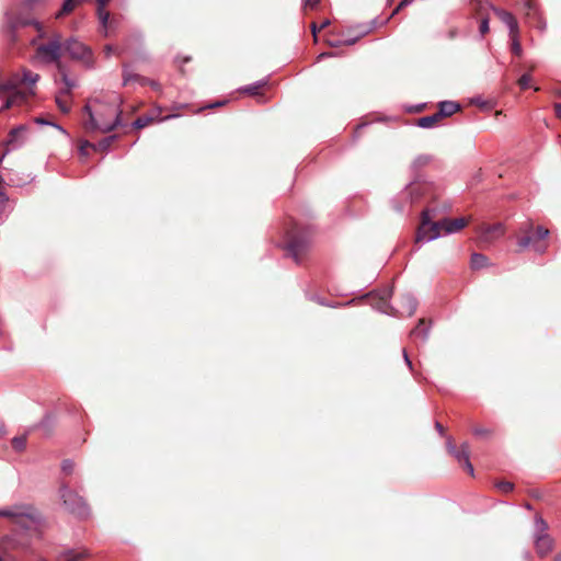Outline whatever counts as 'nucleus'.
Listing matches in <instances>:
<instances>
[{"instance_id":"1","label":"nucleus","mask_w":561,"mask_h":561,"mask_svg":"<svg viewBox=\"0 0 561 561\" xmlns=\"http://www.w3.org/2000/svg\"><path fill=\"white\" fill-rule=\"evenodd\" d=\"M38 79L37 73L26 69L10 77L0 76V99L4 100L0 111L23 104L33 94L32 88Z\"/></svg>"},{"instance_id":"2","label":"nucleus","mask_w":561,"mask_h":561,"mask_svg":"<svg viewBox=\"0 0 561 561\" xmlns=\"http://www.w3.org/2000/svg\"><path fill=\"white\" fill-rule=\"evenodd\" d=\"M84 112L89 116V119L84 122V128L88 131L108 133L121 125L122 112L114 103L95 101V107L88 104L84 106Z\"/></svg>"},{"instance_id":"3","label":"nucleus","mask_w":561,"mask_h":561,"mask_svg":"<svg viewBox=\"0 0 561 561\" xmlns=\"http://www.w3.org/2000/svg\"><path fill=\"white\" fill-rule=\"evenodd\" d=\"M392 296V288L391 287H385L381 290H378L376 293H370L368 297L371 300V306L379 312L391 314V316H412L417 307L416 299L410 295L405 294L401 298V305L398 309L393 308L389 304V299Z\"/></svg>"},{"instance_id":"4","label":"nucleus","mask_w":561,"mask_h":561,"mask_svg":"<svg viewBox=\"0 0 561 561\" xmlns=\"http://www.w3.org/2000/svg\"><path fill=\"white\" fill-rule=\"evenodd\" d=\"M0 516L11 519L23 530L36 529L39 520L36 510L26 504H15L11 507L0 508Z\"/></svg>"},{"instance_id":"5","label":"nucleus","mask_w":561,"mask_h":561,"mask_svg":"<svg viewBox=\"0 0 561 561\" xmlns=\"http://www.w3.org/2000/svg\"><path fill=\"white\" fill-rule=\"evenodd\" d=\"M62 50L61 36L55 34L47 44H42L37 47L38 57L45 62H55L58 67L59 77H61V70H65L60 62Z\"/></svg>"},{"instance_id":"6","label":"nucleus","mask_w":561,"mask_h":561,"mask_svg":"<svg viewBox=\"0 0 561 561\" xmlns=\"http://www.w3.org/2000/svg\"><path fill=\"white\" fill-rule=\"evenodd\" d=\"M444 230L443 220L432 221L430 210L425 209L422 213L421 225L416 233V242H430L442 236Z\"/></svg>"},{"instance_id":"7","label":"nucleus","mask_w":561,"mask_h":561,"mask_svg":"<svg viewBox=\"0 0 561 561\" xmlns=\"http://www.w3.org/2000/svg\"><path fill=\"white\" fill-rule=\"evenodd\" d=\"M548 524L539 515L535 517V548L540 557L547 556L553 548V539L548 535Z\"/></svg>"},{"instance_id":"8","label":"nucleus","mask_w":561,"mask_h":561,"mask_svg":"<svg viewBox=\"0 0 561 561\" xmlns=\"http://www.w3.org/2000/svg\"><path fill=\"white\" fill-rule=\"evenodd\" d=\"M62 503L68 512L83 518L89 515V508L84 500L76 492L64 485L59 490Z\"/></svg>"},{"instance_id":"9","label":"nucleus","mask_w":561,"mask_h":561,"mask_svg":"<svg viewBox=\"0 0 561 561\" xmlns=\"http://www.w3.org/2000/svg\"><path fill=\"white\" fill-rule=\"evenodd\" d=\"M60 80L65 87L60 89L59 93L56 95V103L62 113H68L70 111L68 96L71 90L76 87V82L68 77L66 70H61Z\"/></svg>"},{"instance_id":"10","label":"nucleus","mask_w":561,"mask_h":561,"mask_svg":"<svg viewBox=\"0 0 561 561\" xmlns=\"http://www.w3.org/2000/svg\"><path fill=\"white\" fill-rule=\"evenodd\" d=\"M62 47L75 59L87 60L91 56V50L75 38L68 39Z\"/></svg>"},{"instance_id":"11","label":"nucleus","mask_w":561,"mask_h":561,"mask_svg":"<svg viewBox=\"0 0 561 561\" xmlns=\"http://www.w3.org/2000/svg\"><path fill=\"white\" fill-rule=\"evenodd\" d=\"M447 448L449 453L455 456L458 462L463 465L468 472L473 476L474 469L469 459V445L465 443L461 445L460 449H457L456 446L448 440Z\"/></svg>"},{"instance_id":"12","label":"nucleus","mask_w":561,"mask_h":561,"mask_svg":"<svg viewBox=\"0 0 561 561\" xmlns=\"http://www.w3.org/2000/svg\"><path fill=\"white\" fill-rule=\"evenodd\" d=\"M427 186L425 184L419 182L410 183L404 191L401 193L400 197L405 203H414L421 198L425 194Z\"/></svg>"},{"instance_id":"13","label":"nucleus","mask_w":561,"mask_h":561,"mask_svg":"<svg viewBox=\"0 0 561 561\" xmlns=\"http://www.w3.org/2000/svg\"><path fill=\"white\" fill-rule=\"evenodd\" d=\"M26 134L27 127L25 125H20L13 128L7 140L8 151L20 148L25 142Z\"/></svg>"},{"instance_id":"14","label":"nucleus","mask_w":561,"mask_h":561,"mask_svg":"<svg viewBox=\"0 0 561 561\" xmlns=\"http://www.w3.org/2000/svg\"><path fill=\"white\" fill-rule=\"evenodd\" d=\"M307 249L308 242L298 238H293L286 245L287 254L293 257L296 263L300 262V259Z\"/></svg>"},{"instance_id":"15","label":"nucleus","mask_w":561,"mask_h":561,"mask_svg":"<svg viewBox=\"0 0 561 561\" xmlns=\"http://www.w3.org/2000/svg\"><path fill=\"white\" fill-rule=\"evenodd\" d=\"M491 9L497 15V18L508 27L510 35L518 33V23L512 13L495 7H491Z\"/></svg>"},{"instance_id":"16","label":"nucleus","mask_w":561,"mask_h":561,"mask_svg":"<svg viewBox=\"0 0 561 561\" xmlns=\"http://www.w3.org/2000/svg\"><path fill=\"white\" fill-rule=\"evenodd\" d=\"M468 224V220L466 218H456V219H449L444 218L443 225H444V232L446 234L455 233L465 228Z\"/></svg>"},{"instance_id":"17","label":"nucleus","mask_w":561,"mask_h":561,"mask_svg":"<svg viewBox=\"0 0 561 561\" xmlns=\"http://www.w3.org/2000/svg\"><path fill=\"white\" fill-rule=\"evenodd\" d=\"M111 0H96L98 2V18L100 20L101 26L104 31V34L107 35V25L110 20V13L105 10V7Z\"/></svg>"},{"instance_id":"18","label":"nucleus","mask_w":561,"mask_h":561,"mask_svg":"<svg viewBox=\"0 0 561 561\" xmlns=\"http://www.w3.org/2000/svg\"><path fill=\"white\" fill-rule=\"evenodd\" d=\"M460 110V105L454 101H442L438 104V112L437 114L439 117H446L455 114Z\"/></svg>"},{"instance_id":"19","label":"nucleus","mask_w":561,"mask_h":561,"mask_svg":"<svg viewBox=\"0 0 561 561\" xmlns=\"http://www.w3.org/2000/svg\"><path fill=\"white\" fill-rule=\"evenodd\" d=\"M519 230L525 236L518 239L517 244L520 249H526L534 241L533 237L530 236V232L533 231V224L527 221L524 226L520 227Z\"/></svg>"},{"instance_id":"20","label":"nucleus","mask_w":561,"mask_h":561,"mask_svg":"<svg viewBox=\"0 0 561 561\" xmlns=\"http://www.w3.org/2000/svg\"><path fill=\"white\" fill-rule=\"evenodd\" d=\"M87 556V551L67 550L59 553L55 561H81Z\"/></svg>"},{"instance_id":"21","label":"nucleus","mask_w":561,"mask_h":561,"mask_svg":"<svg viewBox=\"0 0 561 561\" xmlns=\"http://www.w3.org/2000/svg\"><path fill=\"white\" fill-rule=\"evenodd\" d=\"M133 81L139 82L141 85H145L147 82V78H142L138 76L137 73H134L130 71L129 67L127 65L123 66V84L127 85Z\"/></svg>"},{"instance_id":"22","label":"nucleus","mask_w":561,"mask_h":561,"mask_svg":"<svg viewBox=\"0 0 561 561\" xmlns=\"http://www.w3.org/2000/svg\"><path fill=\"white\" fill-rule=\"evenodd\" d=\"M428 327H425V321L421 319L419 324L411 331V336L413 339H420L422 342H425L428 337Z\"/></svg>"},{"instance_id":"23","label":"nucleus","mask_w":561,"mask_h":561,"mask_svg":"<svg viewBox=\"0 0 561 561\" xmlns=\"http://www.w3.org/2000/svg\"><path fill=\"white\" fill-rule=\"evenodd\" d=\"M267 84V80H259L252 84L243 87L241 89L242 92L248 93L250 95H259L260 90Z\"/></svg>"},{"instance_id":"24","label":"nucleus","mask_w":561,"mask_h":561,"mask_svg":"<svg viewBox=\"0 0 561 561\" xmlns=\"http://www.w3.org/2000/svg\"><path fill=\"white\" fill-rule=\"evenodd\" d=\"M82 0H65L61 9L56 13V19H59L64 14H68L71 11L75 10V8L81 2Z\"/></svg>"},{"instance_id":"25","label":"nucleus","mask_w":561,"mask_h":561,"mask_svg":"<svg viewBox=\"0 0 561 561\" xmlns=\"http://www.w3.org/2000/svg\"><path fill=\"white\" fill-rule=\"evenodd\" d=\"M439 115L437 113L428 116H423L419 118L417 126L421 128H432L439 119Z\"/></svg>"},{"instance_id":"26","label":"nucleus","mask_w":561,"mask_h":561,"mask_svg":"<svg viewBox=\"0 0 561 561\" xmlns=\"http://www.w3.org/2000/svg\"><path fill=\"white\" fill-rule=\"evenodd\" d=\"M432 162V156L430 154H420L417 156L413 162H412V169L417 171L424 167H426L427 164H430Z\"/></svg>"},{"instance_id":"27","label":"nucleus","mask_w":561,"mask_h":561,"mask_svg":"<svg viewBox=\"0 0 561 561\" xmlns=\"http://www.w3.org/2000/svg\"><path fill=\"white\" fill-rule=\"evenodd\" d=\"M492 233H496L497 236L502 234L503 233V226L497 224V225H494V226H489L486 227L483 231H482V239L485 240V241H489L490 240V234Z\"/></svg>"},{"instance_id":"28","label":"nucleus","mask_w":561,"mask_h":561,"mask_svg":"<svg viewBox=\"0 0 561 561\" xmlns=\"http://www.w3.org/2000/svg\"><path fill=\"white\" fill-rule=\"evenodd\" d=\"M488 259L483 254L473 253L471 255V266L473 268H481L486 265Z\"/></svg>"},{"instance_id":"29","label":"nucleus","mask_w":561,"mask_h":561,"mask_svg":"<svg viewBox=\"0 0 561 561\" xmlns=\"http://www.w3.org/2000/svg\"><path fill=\"white\" fill-rule=\"evenodd\" d=\"M28 24H32L35 26V28L38 31L39 33V37H44V33H43V25L37 22V21H28V20H19L16 21L14 24H13V27H18L19 25H28Z\"/></svg>"},{"instance_id":"30","label":"nucleus","mask_w":561,"mask_h":561,"mask_svg":"<svg viewBox=\"0 0 561 561\" xmlns=\"http://www.w3.org/2000/svg\"><path fill=\"white\" fill-rule=\"evenodd\" d=\"M12 446L16 451H22L26 447V436H15L12 438Z\"/></svg>"},{"instance_id":"31","label":"nucleus","mask_w":561,"mask_h":561,"mask_svg":"<svg viewBox=\"0 0 561 561\" xmlns=\"http://www.w3.org/2000/svg\"><path fill=\"white\" fill-rule=\"evenodd\" d=\"M511 36V39H512V51L515 54V55H520L522 54V45L519 43V39H518V33H515L514 35H510Z\"/></svg>"},{"instance_id":"32","label":"nucleus","mask_w":561,"mask_h":561,"mask_svg":"<svg viewBox=\"0 0 561 561\" xmlns=\"http://www.w3.org/2000/svg\"><path fill=\"white\" fill-rule=\"evenodd\" d=\"M496 489L502 493H510L514 489V484L508 481H501L495 484Z\"/></svg>"},{"instance_id":"33","label":"nucleus","mask_w":561,"mask_h":561,"mask_svg":"<svg viewBox=\"0 0 561 561\" xmlns=\"http://www.w3.org/2000/svg\"><path fill=\"white\" fill-rule=\"evenodd\" d=\"M152 119H153V118H152V117H150V116H140V117H138V118L134 122V124H133V125H134V127H135V128H144V127L148 126V125H149V123H151V122H152Z\"/></svg>"},{"instance_id":"34","label":"nucleus","mask_w":561,"mask_h":561,"mask_svg":"<svg viewBox=\"0 0 561 561\" xmlns=\"http://www.w3.org/2000/svg\"><path fill=\"white\" fill-rule=\"evenodd\" d=\"M530 81H531V76L529 73H525L518 79V85L520 87V89L525 90V89L529 88Z\"/></svg>"},{"instance_id":"35","label":"nucleus","mask_w":561,"mask_h":561,"mask_svg":"<svg viewBox=\"0 0 561 561\" xmlns=\"http://www.w3.org/2000/svg\"><path fill=\"white\" fill-rule=\"evenodd\" d=\"M490 30V26H489V18H483L480 22V26H479V31H480V34L483 36L484 34H486Z\"/></svg>"},{"instance_id":"36","label":"nucleus","mask_w":561,"mask_h":561,"mask_svg":"<svg viewBox=\"0 0 561 561\" xmlns=\"http://www.w3.org/2000/svg\"><path fill=\"white\" fill-rule=\"evenodd\" d=\"M472 432L474 435L482 437H488L491 435V430L484 427H474Z\"/></svg>"},{"instance_id":"37","label":"nucleus","mask_w":561,"mask_h":561,"mask_svg":"<svg viewBox=\"0 0 561 561\" xmlns=\"http://www.w3.org/2000/svg\"><path fill=\"white\" fill-rule=\"evenodd\" d=\"M549 236V230L542 226H538L536 229L537 239H546Z\"/></svg>"},{"instance_id":"38","label":"nucleus","mask_w":561,"mask_h":561,"mask_svg":"<svg viewBox=\"0 0 561 561\" xmlns=\"http://www.w3.org/2000/svg\"><path fill=\"white\" fill-rule=\"evenodd\" d=\"M75 463L71 460H64L62 462V471L66 473H71L73 470Z\"/></svg>"},{"instance_id":"39","label":"nucleus","mask_w":561,"mask_h":561,"mask_svg":"<svg viewBox=\"0 0 561 561\" xmlns=\"http://www.w3.org/2000/svg\"><path fill=\"white\" fill-rule=\"evenodd\" d=\"M114 139H115V136H110V137H107V138L103 139V140L100 142V146H101L103 149H105V148H107V147H110V146H111V144H112V141H113Z\"/></svg>"},{"instance_id":"40","label":"nucleus","mask_w":561,"mask_h":561,"mask_svg":"<svg viewBox=\"0 0 561 561\" xmlns=\"http://www.w3.org/2000/svg\"><path fill=\"white\" fill-rule=\"evenodd\" d=\"M145 84H149L153 90L160 91V84L157 81H152L147 79V82Z\"/></svg>"},{"instance_id":"41","label":"nucleus","mask_w":561,"mask_h":561,"mask_svg":"<svg viewBox=\"0 0 561 561\" xmlns=\"http://www.w3.org/2000/svg\"><path fill=\"white\" fill-rule=\"evenodd\" d=\"M319 0H304L305 7L314 8Z\"/></svg>"},{"instance_id":"42","label":"nucleus","mask_w":561,"mask_h":561,"mask_svg":"<svg viewBox=\"0 0 561 561\" xmlns=\"http://www.w3.org/2000/svg\"><path fill=\"white\" fill-rule=\"evenodd\" d=\"M38 1H39V0H25V1H24V3H23V5H24V7H26V8H28V9H32V8L34 7V4H35L36 2H38Z\"/></svg>"},{"instance_id":"43","label":"nucleus","mask_w":561,"mask_h":561,"mask_svg":"<svg viewBox=\"0 0 561 561\" xmlns=\"http://www.w3.org/2000/svg\"><path fill=\"white\" fill-rule=\"evenodd\" d=\"M403 357H404V362L407 363L408 367L410 369H412V362L410 360L409 356H408V353L405 350H403Z\"/></svg>"},{"instance_id":"44","label":"nucleus","mask_w":561,"mask_h":561,"mask_svg":"<svg viewBox=\"0 0 561 561\" xmlns=\"http://www.w3.org/2000/svg\"><path fill=\"white\" fill-rule=\"evenodd\" d=\"M413 2V0H402L399 4H398V9H403L404 7L411 4Z\"/></svg>"},{"instance_id":"45","label":"nucleus","mask_w":561,"mask_h":561,"mask_svg":"<svg viewBox=\"0 0 561 561\" xmlns=\"http://www.w3.org/2000/svg\"><path fill=\"white\" fill-rule=\"evenodd\" d=\"M556 115L561 118V104L557 103L554 105Z\"/></svg>"},{"instance_id":"46","label":"nucleus","mask_w":561,"mask_h":561,"mask_svg":"<svg viewBox=\"0 0 561 561\" xmlns=\"http://www.w3.org/2000/svg\"><path fill=\"white\" fill-rule=\"evenodd\" d=\"M7 434V428L4 423L0 422V437L4 436Z\"/></svg>"},{"instance_id":"47","label":"nucleus","mask_w":561,"mask_h":561,"mask_svg":"<svg viewBox=\"0 0 561 561\" xmlns=\"http://www.w3.org/2000/svg\"><path fill=\"white\" fill-rule=\"evenodd\" d=\"M435 427H436V430L438 431V433H439L440 435H443V434H444V427L442 426V424H440V423L436 422V423H435Z\"/></svg>"},{"instance_id":"48","label":"nucleus","mask_w":561,"mask_h":561,"mask_svg":"<svg viewBox=\"0 0 561 561\" xmlns=\"http://www.w3.org/2000/svg\"><path fill=\"white\" fill-rule=\"evenodd\" d=\"M457 30L454 28V30H450L449 33H448V37L449 38H455L457 36Z\"/></svg>"},{"instance_id":"49","label":"nucleus","mask_w":561,"mask_h":561,"mask_svg":"<svg viewBox=\"0 0 561 561\" xmlns=\"http://www.w3.org/2000/svg\"><path fill=\"white\" fill-rule=\"evenodd\" d=\"M104 50H105L106 56H110L113 51V47L111 45H107V46H105Z\"/></svg>"},{"instance_id":"50","label":"nucleus","mask_w":561,"mask_h":561,"mask_svg":"<svg viewBox=\"0 0 561 561\" xmlns=\"http://www.w3.org/2000/svg\"><path fill=\"white\" fill-rule=\"evenodd\" d=\"M479 2H480V4H481V7H483V5H488V7H490V8H491V7H493L491 3H489V1H488V0H479Z\"/></svg>"},{"instance_id":"51","label":"nucleus","mask_w":561,"mask_h":561,"mask_svg":"<svg viewBox=\"0 0 561 561\" xmlns=\"http://www.w3.org/2000/svg\"><path fill=\"white\" fill-rule=\"evenodd\" d=\"M394 208H396V210H398V211H402V210H403V208H404V205H403V204H394Z\"/></svg>"},{"instance_id":"52","label":"nucleus","mask_w":561,"mask_h":561,"mask_svg":"<svg viewBox=\"0 0 561 561\" xmlns=\"http://www.w3.org/2000/svg\"><path fill=\"white\" fill-rule=\"evenodd\" d=\"M330 56H332V54H330V53H322V54H320L318 56V59H321V58H324V57H330Z\"/></svg>"},{"instance_id":"53","label":"nucleus","mask_w":561,"mask_h":561,"mask_svg":"<svg viewBox=\"0 0 561 561\" xmlns=\"http://www.w3.org/2000/svg\"><path fill=\"white\" fill-rule=\"evenodd\" d=\"M330 24V21L329 20H324L321 25H320V30L321 28H324L325 26H328Z\"/></svg>"},{"instance_id":"54","label":"nucleus","mask_w":561,"mask_h":561,"mask_svg":"<svg viewBox=\"0 0 561 561\" xmlns=\"http://www.w3.org/2000/svg\"><path fill=\"white\" fill-rule=\"evenodd\" d=\"M35 121H36V123H38V124H48L46 121H44V119H42V118H36Z\"/></svg>"},{"instance_id":"55","label":"nucleus","mask_w":561,"mask_h":561,"mask_svg":"<svg viewBox=\"0 0 561 561\" xmlns=\"http://www.w3.org/2000/svg\"><path fill=\"white\" fill-rule=\"evenodd\" d=\"M311 31H312V33L316 35V32H317V25H316L314 23L311 25Z\"/></svg>"},{"instance_id":"56","label":"nucleus","mask_w":561,"mask_h":561,"mask_svg":"<svg viewBox=\"0 0 561 561\" xmlns=\"http://www.w3.org/2000/svg\"><path fill=\"white\" fill-rule=\"evenodd\" d=\"M554 561H561V551L554 557Z\"/></svg>"},{"instance_id":"57","label":"nucleus","mask_w":561,"mask_h":561,"mask_svg":"<svg viewBox=\"0 0 561 561\" xmlns=\"http://www.w3.org/2000/svg\"><path fill=\"white\" fill-rule=\"evenodd\" d=\"M221 104H222L221 102H217V103L210 104L208 107H216V106H219Z\"/></svg>"},{"instance_id":"58","label":"nucleus","mask_w":561,"mask_h":561,"mask_svg":"<svg viewBox=\"0 0 561 561\" xmlns=\"http://www.w3.org/2000/svg\"><path fill=\"white\" fill-rule=\"evenodd\" d=\"M401 9H398V7L394 9V11L392 12V15L397 14Z\"/></svg>"},{"instance_id":"59","label":"nucleus","mask_w":561,"mask_h":561,"mask_svg":"<svg viewBox=\"0 0 561 561\" xmlns=\"http://www.w3.org/2000/svg\"><path fill=\"white\" fill-rule=\"evenodd\" d=\"M346 43H347L348 45H352V44H354V43H355V41H354V39H350V41H346Z\"/></svg>"},{"instance_id":"60","label":"nucleus","mask_w":561,"mask_h":561,"mask_svg":"<svg viewBox=\"0 0 561 561\" xmlns=\"http://www.w3.org/2000/svg\"><path fill=\"white\" fill-rule=\"evenodd\" d=\"M0 561H3V556L1 552H0Z\"/></svg>"}]
</instances>
